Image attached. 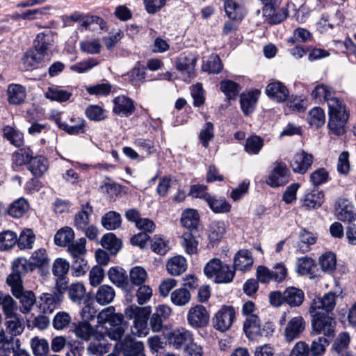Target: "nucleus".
I'll use <instances>...</instances> for the list:
<instances>
[{"mask_svg": "<svg viewBox=\"0 0 356 356\" xmlns=\"http://www.w3.org/2000/svg\"><path fill=\"white\" fill-rule=\"evenodd\" d=\"M191 298V293L186 288L175 289L170 294V300L176 306L181 307L187 305Z\"/></svg>", "mask_w": 356, "mask_h": 356, "instance_id": "nucleus-47", "label": "nucleus"}, {"mask_svg": "<svg viewBox=\"0 0 356 356\" xmlns=\"http://www.w3.org/2000/svg\"><path fill=\"white\" fill-rule=\"evenodd\" d=\"M26 88L19 83H10L6 89L7 101L10 105L19 106L26 102Z\"/></svg>", "mask_w": 356, "mask_h": 356, "instance_id": "nucleus-16", "label": "nucleus"}, {"mask_svg": "<svg viewBox=\"0 0 356 356\" xmlns=\"http://www.w3.org/2000/svg\"><path fill=\"white\" fill-rule=\"evenodd\" d=\"M220 90L228 99H233L238 95L241 87L232 80H223L220 82Z\"/></svg>", "mask_w": 356, "mask_h": 356, "instance_id": "nucleus-52", "label": "nucleus"}, {"mask_svg": "<svg viewBox=\"0 0 356 356\" xmlns=\"http://www.w3.org/2000/svg\"><path fill=\"white\" fill-rule=\"evenodd\" d=\"M59 302L55 294L42 293L40 297L39 307L43 313L51 314L56 309Z\"/></svg>", "mask_w": 356, "mask_h": 356, "instance_id": "nucleus-32", "label": "nucleus"}, {"mask_svg": "<svg viewBox=\"0 0 356 356\" xmlns=\"http://www.w3.org/2000/svg\"><path fill=\"white\" fill-rule=\"evenodd\" d=\"M266 95L273 101L283 103L289 97V90L285 84L280 81L273 80L266 88Z\"/></svg>", "mask_w": 356, "mask_h": 356, "instance_id": "nucleus-13", "label": "nucleus"}, {"mask_svg": "<svg viewBox=\"0 0 356 356\" xmlns=\"http://www.w3.org/2000/svg\"><path fill=\"white\" fill-rule=\"evenodd\" d=\"M115 296L113 288L111 286L104 284L99 287L97 291L95 299L96 301L102 305L111 303Z\"/></svg>", "mask_w": 356, "mask_h": 356, "instance_id": "nucleus-42", "label": "nucleus"}, {"mask_svg": "<svg viewBox=\"0 0 356 356\" xmlns=\"http://www.w3.org/2000/svg\"><path fill=\"white\" fill-rule=\"evenodd\" d=\"M336 216L341 221L351 222L356 220V211L350 202L343 200L336 209Z\"/></svg>", "mask_w": 356, "mask_h": 356, "instance_id": "nucleus-23", "label": "nucleus"}, {"mask_svg": "<svg viewBox=\"0 0 356 356\" xmlns=\"http://www.w3.org/2000/svg\"><path fill=\"white\" fill-rule=\"evenodd\" d=\"M54 42V33L48 29L37 34L33 40V46L47 54V51L53 46Z\"/></svg>", "mask_w": 356, "mask_h": 356, "instance_id": "nucleus-25", "label": "nucleus"}, {"mask_svg": "<svg viewBox=\"0 0 356 356\" xmlns=\"http://www.w3.org/2000/svg\"><path fill=\"white\" fill-rule=\"evenodd\" d=\"M27 261L21 258L13 262V273L7 277L6 282L11 287L13 296L19 298L21 302L20 311L26 314L29 312L35 303V294L31 291H24L22 275L27 273Z\"/></svg>", "mask_w": 356, "mask_h": 356, "instance_id": "nucleus-2", "label": "nucleus"}, {"mask_svg": "<svg viewBox=\"0 0 356 356\" xmlns=\"http://www.w3.org/2000/svg\"><path fill=\"white\" fill-rule=\"evenodd\" d=\"M150 314V307H139L135 305H130L124 311L127 318L134 319V328L139 337L147 334V320Z\"/></svg>", "mask_w": 356, "mask_h": 356, "instance_id": "nucleus-6", "label": "nucleus"}, {"mask_svg": "<svg viewBox=\"0 0 356 356\" xmlns=\"http://www.w3.org/2000/svg\"><path fill=\"white\" fill-rule=\"evenodd\" d=\"M67 293L70 299L75 303L81 304L88 300L85 286L81 282L71 284L67 288Z\"/></svg>", "mask_w": 356, "mask_h": 356, "instance_id": "nucleus-27", "label": "nucleus"}, {"mask_svg": "<svg viewBox=\"0 0 356 356\" xmlns=\"http://www.w3.org/2000/svg\"><path fill=\"white\" fill-rule=\"evenodd\" d=\"M3 136L13 145L19 147L24 143V134L10 126L3 129Z\"/></svg>", "mask_w": 356, "mask_h": 356, "instance_id": "nucleus-51", "label": "nucleus"}, {"mask_svg": "<svg viewBox=\"0 0 356 356\" xmlns=\"http://www.w3.org/2000/svg\"><path fill=\"white\" fill-rule=\"evenodd\" d=\"M336 305V296L333 293H325L322 298L314 299L309 308L310 313H330Z\"/></svg>", "mask_w": 356, "mask_h": 356, "instance_id": "nucleus-17", "label": "nucleus"}, {"mask_svg": "<svg viewBox=\"0 0 356 356\" xmlns=\"http://www.w3.org/2000/svg\"><path fill=\"white\" fill-rule=\"evenodd\" d=\"M17 243V234L10 230L0 233V250H8Z\"/></svg>", "mask_w": 356, "mask_h": 356, "instance_id": "nucleus-64", "label": "nucleus"}, {"mask_svg": "<svg viewBox=\"0 0 356 356\" xmlns=\"http://www.w3.org/2000/svg\"><path fill=\"white\" fill-rule=\"evenodd\" d=\"M47 54L42 50H39L38 48H35V46L32 49H30L24 54L23 56V63L28 67H35L42 62Z\"/></svg>", "mask_w": 356, "mask_h": 356, "instance_id": "nucleus-37", "label": "nucleus"}, {"mask_svg": "<svg viewBox=\"0 0 356 356\" xmlns=\"http://www.w3.org/2000/svg\"><path fill=\"white\" fill-rule=\"evenodd\" d=\"M324 201V193L318 190H313L305 195L303 206L308 209H315L322 205Z\"/></svg>", "mask_w": 356, "mask_h": 356, "instance_id": "nucleus-43", "label": "nucleus"}, {"mask_svg": "<svg viewBox=\"0 0 356 356\" xmlns=\"http://www.w3.org/2000/svg\"><path fill=\"white\" fill-rule=\"evenodd\" d=\"M235 318L234 307L231 305H223L214 316L213 327L220 332L227 331L231 327Z\"/></svg>", "mask_w": 356, "mask_h": 356, "instance_id": "nucleus-8", "label": "nucleus"}, {"mask_svg": "<svg viewBox=\"0 0 356 356\" xmlns=\"http://www.w3.org/2000/svg\"><path fill=\"white\" fill-rule=\"evenodd\" d=\"M313 161V155L302 150L294 154L290 166L295 173L304 175L311 168Z\"/></svg>", "mask_w": 356, "mask_h": 356, "instance_id": "nucleus-14", "label": "nucleus"}, {"mask_svg": "<svg viewBox=\"0 0 356 356\" xmlns=\"http://www.w3.org/2000/svg\"><path fill=\"white\" fill-rule=\"evenodd\" d=\"M118 345L124 356H146L143 343L130 335L125 336Z\"/></svg>", "mask_w": 356, "mask_h": 356, "instance_id": "nucleus-12", "label": "nucleus"}, {"mask_svg": "<svg viewBox=\"0 0 356 356\" xmlns=\"http://www.w3.org/2000/svg\"><path fill=\"white\" fill-rule=\"evenodd\" d=\"M86 117L92 121H102L106 118V111L98 105H90L86 111Z\"/></svg>", "mask_w": 356, "mask_h": 356, "instance_id": "nucleus-62", "label": "nucleus"}, {"mask_svg": "<svg viewBox=\"0 0 356 356\" xmlns=\"http://www.w3.org/2000/svg\"><path fill=\"white\" fill-rule=\"evenodd\" d=\"M319 264L324 272L333 273L337 264L335 254L332 252H326L319 258Z\"/></svg>", "mask_w": 356, "mask_h": 356, "instance_id": "nucleus-56", "label": "nucleus"}, {"mask_svg": "<svg viewBox=\"0 0 356 356\" xmlns=\"http://www.w3.org/2000/svg\"><path fill=\"white\" fill-rule=\"evenodd\" d=\"M102 245L108 250L113 254H115L121 248V241L118 239L113 233L104 234L101 240Z\"/></svg>", "mask_w": 356, "mask_h": 356, "instance_id": "nucleus-48", "label": "nucleus"}, {"mask_svg": "<svg viewBox=\"0 0 356 356\" xmlns=\"http://www.w3.org/2000/svg\"><path fill=\"white\" fill-rule=\"evenodd\" d=\"M29 209V204L24 198H19L12 203L8 209V213L10 216L19 218Z\"/></svg>", "mask_w": 356, "mask_h": 356, "instance_id": "nucleus-50", "label": "nucleus"}, {"mask_svg": "<svg viewBox=\"0 0 356 356\" xmlns=\"http://www.w3.org/2000/svg\"><path fill=\"white\" fill-rule=\"evenodd\" d=\"M243 330L247 337L253 339L260 330V321L257 316H248L243 324Z\"/></svg>", "mask_w": 356, "mask_h": 356, "instance_id": "nucleus-45", "label": "nucleus"}, {"mask_svg": "<svg viewBox=\"0 0 356 356\" xmlns=\"http://www.w3.org/2000/svg\"><path fill=\"white\" fill-rule=\"evenodd\" d=\"M35 241V234L32 229H26L22 231L19 238H17V243L20 249L32 248Z\"/></svg>", "mask_w": 356, "mask_h": 356, "instance_id": "nucleus-55", "label": "nucleus"}, {"mask_svg": "<svg viewBox=\"0 0 356 356\" xmlns=\"http://www.w3.org/2000/svg\"><path fill=\"white\" fill-rule=\"evenodd\" d=\"M333 90L326 85L316 86L311 93L316 103L327 102L328 106V127L331 131L337 135L343 131L348 118V113L345 106L337 97H333Z\"/></svg>", "mask_w": 356, "mask_h": 356, "instance_id": "nucleus-1", "label": "nucleus"}, {"mask_svg": "<svg viewBox=\"0 0 356 356\" xmlns=\"http://www.w3.org/2000/svg\"><path fill=\"white\" fill-rule=\"evenodd\" d=\"M27 261L26 268L27 271L29 269L33 270L32 266L47 268L49 266V259L47 257L45 249L40 248L35 250L30 258L29 261Z\"/></svg>", "mask_w": 356, "mask_h": 356, "instance_id": "nucleus-26", "label": "nucleus"}, {"mask_svg": "<svg viewBox=\"0 0 356 356\" xmlns=\"http://www.w3.org/2000/svg\"><path fill=\"white\" fill-rule=\"evenodd\" d=\"M108 277L110 280L118 285L124 286L127 284V275L124 269L119 267H113L108 271Z\"/></svg>", "mask_w": 356, "mask_h": 356, "instance_id": "nucleus-59", "label": "nucleus"}, {"mask_svg": "<svg viewBox=\"0 0 356 356\" xmlns=\"http://www.w3.org/2000/svg\"><path fill=\"white\" fill-rule=\"evenodd\" d=\"M72 96V92L69 90H63L54 88H49L45 93V97L51 101L65 102Z\"/></svg>", "mask_w": 356, "mask_h": 356, "instance_id": "nucleus-49", "label": "nucleus"}, {"mask_svg": "<svg viewBox=\"0 0 356 356\" xmlns=\"http://www.w3.org/2000/svg\"><path fill=\"white\" fill-rule=\"evenodd\" d=\"M224 10L227 17L235 22H241L246 15L245 6L236 0H225Z\"/></svg>", "mask_w": 356, "mask_h": 356, "instance_id": "nucleus-21", "label": "nucleus"}, {"mask_svg": "<svg viewBox=\"0 0 356 356\" xmlns=\"http://www.w3.org/2000/svg\"><path fill=\"white\" fill-rule=\"evenodd\" d=\"M253 264L252 253L248 250H241L236 252L234 257V267L235 270H248Z\"/></svg>", "mask_w": 356, "mask_h": 356, "instance_id": "nucleus-24", "label": "nucleus"}, {"mask_svg": "<svg viewBox=\"0 0 356 356\" xmlns=\"http://www.w3.org/2000/svg\"><path fill=\"white\" fill-rule=\"evenodd\" d=\"M128 76L132 85L140 86L145 79V67L138 62L128 73Z\"/></svg>", "mask_w": 356, "mask_h": 356, "instance_id": "nucleus-53", "label": "nucleus"}, {"mask_svg": "<svg viewBox=\"0 0 356 356\" xmlns=\"http://www.w3.org/2000/svg\"><path fill=\"white\" fill-rule=\"evenodd\" d=\"M187 321L193 328L205 327L209 322V314L203 305H197L188 310Z\"/></svg>", "mask_w": 356, "mask_h": 356, "instance_id": "nucleus-11", "label": "nucleus"}, {"mask_svg": "<svg viewBox=\"0 0 356 356\" xmlns=\"http://www.w3.org/2000/svg\"><path fill=\"white\" fill-rule=\"evenodd\" d=\"M101 223L107 230H115L121 227V215L116 211H110L102 216Z\"/></svg>", "mask_w": 356, "mask_h": 356, "instance_id": "nucleus-35", "label": "nucleus"}, {"mask_svg": "<svg viewBox=\"0 0 356 356\" xmlns=\"http://www.w3.org/2000/svg\"><path fill=\"white\" fill-rule=\"evenodd\" d=\"M6 326L12 335L10 337L20 335L24 330V318L19 314L6 317Z\"/></svg>", "mask_w": 356, "mask_h": 356, "instance_id": "nucleus-31", "label": "nucleus"}, {"mask_svg": "<svg viewBox=\"0 0 356 356\" xmlns=\"http://www.w3.org/2000/svg\"><path fill=\"white\" fill-rule=\"evenodd\" d=\"M168 345L175 350H183L185 346L191 343L194 339L193 333L184 328L172 330L165 334Z\"/></svg>", "mask_w": 356, "mask_h": 356, "instance_id": "nucleus-9", "label": "nucleus"}, {"mask_svg": "<svg viewBox=\"0 0 356 356\" xmlns=\"http://www.w3.org/2000/svg\"><path fill=\"white\" fill-rule=\"evenodd\" d=\"M279 6L275 5V1L267 0V3L263 9L264 15L268 19V23L270 24H277L284 21L288 16V9L282 8L276 11Z\"/></svg>", "mask_w": 356, "mask_h": 356, "instance_id": "nucleus-15", "label": "nucleus"}, {"mask_svg": "<svg viewBox=\"0 0 356 356\" xmlns=\"http://www.w3.org/2000/svg\"><path fill=\"white\" fill-rule=\"evenodd\" d=\"M86 240L81 238L76 241H72L67 247L72 258L85 257Z\"/></svg>", "mask_w": 356, "mask_h": 356, "instance_id": "nucleus-61", "label": "nucleus"}, {"mask_svg": "<svg viewBox=\"0 0 356 356\" xmlns=\"http://www.w3.org/2000/svg\"><path fill=\"white\" fill-rule=\"evenodd\" d=\"M285 303L290 307H299L302 305L305 299L304 292L296 287H288L284 292Z\"/></svg>", "mask_w": 356, "mask_h": 356, "instance_id": "nucleus-29", "label": "nucleus"}, {"mask_svg": "<svg viewBox=\"0 0 356 356\" xmlns=\"http://www.w3.org/2000/svg\"><path fill=\"white\" fill-rule=\"evenodd\" d=\"M308 121L310 125L317 128L321 127L325 122L323 110L320 107H314L309 113Z\"/></svg>", "mask_w": 356, "mask_h": 356, "instance_id": "nucleus-57", "label": "nucleus"}, {"mask_svg": "<svg viewBox=\"0 0 356 356\" xmlns=\"http://www.w3.org/2000/svg\"><path fill=\"white\" fill-rule=\"evenodd\" d=\"M197 56L192 53L183 54L176 58V69L184 76L186 80L191 81L196 76L195 66Z\"/></svg>", "mask_w": 356, "mask_h": 356, "instance_id": "nucleus-10", "label": "nucleus"}, {"mask_svg": "<svg viewBox=\"0 0 356 356\" xmlns=\"http://www.w3.org/2000/svg\"><path fill=\"white\" fill-rule=\"evenodd\" d=\"M206 202L215 213H228L232 209V205L225 198H216L211 195L207 197Z\"/></svg>", "mask_w": 356, "mask_h": 356, "instance_id": "nucleus-38", "label": "nucleus"}, {"mask_svg": "<svg viewBox=\"0 0 356 356\" xmlns=\"http://www.w3.org/2000/svg\"><path fill=\"white\" fill-rule=\"evenodd\" d=\"M312 334L333 340L336 334L337 323L331 313H312Z\"/></svg>", "mask_w": 356, "mask_h": 356, "instance_id": "nucleus-4", "label": "nucleus"}, {"mask_svg": "<svg viewBox=\"0 0 356 356\" xmlns=\"http://www.w3.org/2000/svg\"><path fill=\"white\" fill-rule=\"evenodd\" d=\"M71 321L72 318L68 313L58 312L52 320V326L56 330H63L68 327Z\"/></svg>", "mask_w": 356, "mask_h": 356, "instance_id": "nucleus-60", "label": "nucleus"}, {"mask_svg": "<svg viewBox=\"0 0 356 356\" xmlns=\"http://www.w3.org/2000/svg\"><path fill=\"white\" fill-rule=\"evenodd\" d=\"M222 63L217 54H213L203 59L202 70L209 74H219L222 70Z\"/></svg>", "mask_w": 356, "mask_h": 356, "instance_id": "nucleus-39", "label": "nucleus"}, {"mask_svg": "<svg viewBox=\"0 0 356 356\" xmlns=\"http://www.w3.org/2000/svg\"><path fill=\"white\" fill-rule=\"evenodd\" d=\"M181 245L188 254L197 253L198 241L191 231H186L182 234Z\"/></svg>", "mask_w": 356, "mask_h": 356, "instance_id": "nucleus-46", "label": "nucleus"}, {"mask_svg": "<svg viewBox=\"0 0 356 356\" xmlns=\"http://www.w3.org/2000/svg\"><path fill=\"white\" fill-rule=\"evenodd\" d=\"M54 121L61 130L70 135L83 134L86 131L85 120L81 118H77L76 123L73 125H69L66 122H61L60 117H55Z\"/></svg>", "mask_w": 356, "mask_h": 356, "instance_id": "nucleus-28", "label": "nucleus"}, {"mask_svg": "<svg viewBox=\"0 0 356 356\" xmlns=\"http://www.w3.org/2000/svg\"><path fill=\"white\" fill-rule=\"evenodd\" d=\"M97 329L102 330L104 338L108 337L113 340L121 339L124 334L122 323L124 315L122 313H116L115 308L109 306L102 309L97 315Z\"/></svg>", "mask_w": 356, "mask_h": 356, "instance_id": "nucleus-3", "label": "nucleus"}, {"mask_svg": "<svg viewBox=\"0 0 356 356\" xmlns=\"http://www.w3.org/2000/svg\"><path fill=\"white\" fill-rule=\"evenodd\" d=\"M264 145L263 139L257 136H252L247 138L245 150L250 154H257Z\"/></svg>", "mask_w": 356, "mask_h": 356, "instance_id": "nucleus-63", "label": "nucleus"}, {"mask_svg": "<svg viewBox=\"0 0 356 356\" xmlns=\"http://www.w3.org/2000/svg\"><path fill=\"white\" fill-rule=\"evenodd\" d=\"M305 328V322L302 316L292 318L284 329V337L287 342L298 339Z\"/></svg>", "mask_w": 356, "mask_h": 356, "instance_id": "nucleus-18", "label": "nucleus"}, {"mask_svg": "<svg viewBox=\"0 0 356 356\" xmlns=\"http://www.w3.org/2000/svg\"><path fill=\"white\" fill-rule=\"evenodd\" d=\"M75 334L77 337L83 340H89L92 337L95 339L104 338V334L100 329L93 327L88 321L79 322L75 327Z\"/></svg>", "mask_w": 356, "mask_h": 356, "instance_id": "nucleus-19", "label": "nucleus"}, {"mask_svg": "<svg viewBox=\"0 0 356 356\" xmlns=\"http://www.w3.org/2000/svg\"><path fill=\"white\" fill-rule=\"evenodd\" d=\"M74 238V232L71 227H65L58 230L54 236L56 245L60 247L68 246Z\"/></svg>", "mask_w": 356, "mask_h": 356, "instance_id": "nucleus-40", "label": "nucleus"}, {"mask_svg": "<svg viewBox=\"0 0 356 356\" xmlns=\"http://www.w3.org/2000/svg\"><path fill=\"white\" fill-rule=\"evenodd\" d=\"M204 273L208 278H214L217 283H229L235 275L231 267L216 258L211 259L204 266Z\"/></svg>", "mask_w": 356, "mask_h": 356, "instance_id": "nucleus-5", "label": "nucleus"}, {"mask_svg": "<svg viewBox=\"0 0 356 356\" xmlns=\"http://www.w3.org/2000/svg\"><path fill=\"white\" fill-rule=\"evenodd\" d=\"M147 278V273L141 266H134L129 272V279L134 285H143Z\"/></svg>", "mask_w": 356, "mask_h": 356, "instance_id": "nucleus-58", "label": "nucleus"}, {"mask_svg": "<svg viewBox=\"0 0 356 356\" xmlns=\"http://www.w3.org/2000/svg\"><path fill=\"white\" fill-rule=\"evenodd\" d=\"M332 341L320 336L314 339L309 346L310 356H323Z\"/></svg>", "mask_w": 356, "mask_h": 356, "instance_id": "nucleus-44", "label": "nucleus"}, {"mask_svg": "<svg viewBox=\"0 0 356 356\" xmlns=\"http://www.w3.org/2000/svg\"><path fill=\"white\" fill-rule=\"evenodd\" d=\"M102 338L96 339V341L90 343L87 348L88 354L102 356L104 354L107 353L111 348V345L108 343L101 342Z\"/></svg>", "mask_w": 356, "mask_h": 356, "instance_id": "nucleus-54", "label": "nucleus"}, {"mask_svg": "<svg viewBox=\"0 0 356 356\" xmlns=\"http://www.w3.org/2000/svg\"><path fill=\"white\" fill-rule=\"evenodd\" d=\"M273 165L271 172L266 178V184L273 188L286 184L289 181L290 177V171L286 165L280 161H276Z\"/></svg>", "mask_w": 356, "mask_h": 356, "instance_id": "nucleus-7", "label": "nucleus"}, {"mask_svg": "<svg viewBox=\"0 0 356 356\" xmlns=\"http://www.w3.org/2000/svg\"><path fill=\"white\" fill-rule=\"evenodd\" d=\"M166 268L170 275H179L184 273L187 268L186 259L183 256H175L168 261Z\"/></svg>", "mask_w": 356, "mask_h": 356, "instance_id": "nucleus-30", "label": "nucleus"}, {"mask_svg": "<svg viewBox=\"0 0 356 356\" xmlns=\"http://www.w3.org/2000/svg\"><path fill=\"white\" fill-rule=\"evenodd\" d=\"M47 169L48 161L42 156H33L29 164V170L35 177L42 176Z\"/></svg>", "mask_w": 356, "mask_h": 356, "instance_id": "nucleus-41", "label": "nucleus"}, {"mask_svg": "<svg viewBox=\"0 0 356 356\" xmlns=\"http://www.w3.org/2000/svg\"><path fill=\"white\" fill-rule=\"evenodd\" d=\"M92 207L89 203L82 206V209L74 216V226L81 230H83L88 226L90 222L89 217L92 213Z\"/></svg>", "mask_w": 356, "mask_h": 356, "instance_id": "nucleus-34", "label": "nucleus"}, {"mask_svg": "<svg viewBox=\"0 0 356 356\" xmlns=\"http://www.w3.org/2000/svg\"><path fill=\"white\" fill-rule=\"evenodd\" d=\"M259 93V91L256 90L241 95V108L245 115H249L255 110Z\"/></svg>", "mask_w": 356, "mask_h": 356, "instance_id": "nucleus-22", "label": "nucleus"}, {"mask_svg": "<svg viewBox=\"0 0 356 356\" xmlns=\"http://www.w3.org/2000/svg\"><path fill=\"white\" fill-rule=\"evenodd\" d=\"M200 222V216L197 210L188 209L182 212L181 222L184 227L193 230L197 228Z\"/></svg>", "mask_w": 356, "mask_h": 356, "instance_id": "nucleus-33", "label": "nucleus"}, {"mask_svg": "<svg viewBox=\"0 0 356 356\" xmlns=\"http://www.w3.org/2000/svg\"><path fill=\"white\" fill-rule=\"evenodd\" d=\"M150 242L151 250L157 254L163 256L170 250L169 240L161 235H154Z\"/></svg>", "mask_w": 356, "mask_h": 356, "instance_id": "nucleus-36", "label": "nucleus"}, {"mask_svg": "<svg viewBox=\"0 0 356 356\" xmlns=\"http://www.w3.org/2000/svg\"><path fill=\"white\" fill-rule=\"evenodd\" d=\"M113 112L122 117H128L135 111L134 102L125 96H118L113 99Z\"/></svg>", "mask_w": 356, "mask_h": 356, "instance_id": "nucleus-20", "label": "nucleus"}]
</instances>
